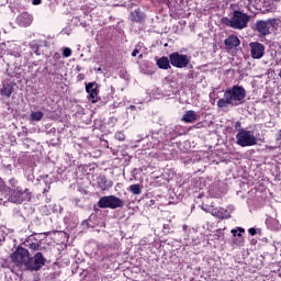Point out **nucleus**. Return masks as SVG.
<instances>
[{"instance_id": "obj_1", "label": "nucleus", "mask_w": 281, "mask_h": 281, "mask_svg": "<svg viewBox=\"0 0 281 281\" xmlns=\"http://www.w3.org/2000/svg\"><path fill=\"white\" fill-rule=\"evenodd\" d=\"M11 259L16 267H25L27 271H41L47 259L43 256V252H36L33 257H30V250L19 246L15 251L12 252Z\"/></svg>"}, {"instance_id": "obj_2", "label": "nucleus", "mask_w": 281, "mask_h": 281, "mask_svg": "<svg viewBox=\"0 0 281 281\" xmlns=\"http://www.w3.org/2000/svg\"><path fill=\"white\" fill-rule=\"evenodd\" d=\"M246 98L247 90H245V87L235 85L224 91V97L217 101V108L227 109V106H240V104H245Z\"/></svg>"}, {"instance_id": "obj_3", "label": "nucleus", "mask_w": 281, "mask_h": 281, "mask_svg": "<svg viewBox=\"0 0 281 281\" xmlns=\"http://www.w3.org/2000/svg\"><path fill=\"white\" fill-rule=\"evenodd\" d=\"M250 21L251 16H249V14L236 9H233L229 13V18H222L223 25L232 27L233 30H245Z\"/></svg>"}, {"instance_id": "obj_4", "label": "nucleus", "mask_w": 281, "mask_h": 281, "mask_svg": "<svg viewBox=\"0 0 281 281\" xmlns=\"http://www.w3.org/2000/svg\"><path fill=\"white\" fill-rule=\"evenodd\" d=\"M281 20L280 18H270L268 20H258L254 26V32H258L260 36H269L272 30H278L280 27Z\"/></svg>"}, {"instance_id": "obj_5", "label": "nucleus", "mask_w": 281, "mask_h": 281, "mask_svg": "<svg viewBox=\"0 0 281 281\" xmlns=\"http://www.w3.org/2000/svg\"><path fill=\"white\" fill-rule=\"evenodd\" d=\"M19 58H21V53L19 52V47H15V49L8 50V54L3 56V63L7 65V75L10 76V78H16V72L12 70V67L14 69L19 68Z\"/></svg>"}, {"instance_id": "obj_6", "label": "nucleus", "mask_w": 281, "mask_h": 281, "mask_svg": "<svg viewBox=\"0 0 281 281\" xmlns=\"http://www.w3.org/2000/svg\"><path fill=\"white\" fill-rule=\"evenodd\" d=\"M236 144L241 146V148H247V146H256L258 144V138L254 136V132L247 130H239L236 134Z\"/></svg>"}, {"instance_id": "obj_7", "label": "nucleus", "mask_w": 281, "mask_h": 281, "mask_svg": "<svg viewBox=\"0 0 281 281\" xmlns=\"http://www.w3.org/2000/svg\"><path fill=\"white\" fill-rule=\"evenodd\" d=\"M98 207L117 210V207H124V201L115 195H104L98 201Z\"/></svg>"}, {"instance_id": "obj_8", "label": "nucleus", "mask_w": 281, "mask_h": 281, "mask_svg": "<svg viewBox=\"0 0 281 281\" xmlns=\"http://www.w3.org/2000/svg\"><path fill=\"white\" fill-rule=\"evenodd\" d=\"M10 201L11 203H15L16 205H21V203H25V201H32V193L30 189H11L10 190Z\"/></svg>"}, {"instance_id": "obj_9", "label": "nucleus", "mask_w": 281, "mask_h": 281, "mask_svg": "<svg viewBox=\"0 0 281 281\" xmlns=\"http://www.w3.org/2000/svg\"><path fill=\"white\" fill-rule=\"evenodd\" d=\"M170 65L177 69H186L190 65V56L173 52L169 55Z\"/></svg>"}, {"instance_id": "obj_10", "label": "nucleus", "mask_w": 281, "mask_h": 281, "mask_svg": "<svg viewBox=\"0 0 281 281\" xmlns=\"http://www.w3.org/2000/svg\"><path fill=\"white\" fill-rule=\"evenodd\" d=\"M250 47V56L254 60H260L262 56H265V44L260 42H251L249 43Z\"/></svg>"}, {"instance_id": "obj_11", "label": "nucleus", "mask_w": 281, "mask_h": 281, "mask_svg": "<svg viewBox=\"0 0 281 281\" xmlns=\"http://www.w3.org/2000/svg\"><path fill=\"white\" fill-rule=\"evenodd\" d=\"M36 236H40L37 233H33L30 235L23 243L24 247H27L31 251H40L41 250V239Z\"/></svg>"}, {"instance_id": "obj_12", "label": "nucleus", "mask_w": 281, "mask_h": 281, "mask_svg": "<svg viewBox=\"0 0 281 281\" xmlns=\"http://www.w3.org/2000/svg\"><path fill=\"white\" fill-rule=\"evenodd\" d=\"M86 91L89 94L88 100L92 104H95L98 102V83L97 82H90L86 85Z\"/></svg>"}, {"instance_id": "obj_13", "label": "nucleus", "mask_w": 281, "mask_h": 281, "mask_svg": "<svg viewBox=\"0 0 281 281\" xmlns=\"http://www.w3.org/2000/svg\"><path fill=\"white\" fill-rule=\"evenodd\" d=\"M224 45L226 49H234L236 47H240V38L237 35L232 34L225 41Z\"/></svg>"}, {"instance_id": "obj_14", "label": "nucleus", "mask_w": 281, "mask_h": 281, "mask_svg": "<svg viewBox=\"0 0 281 281\" xmlns=\"http://www.w3.org/2000/svg\"><path fill=\"white\" fill-rule=\"evenodd\" d=\"M97 183L102 192L109 190L110 188H113V182L109 181L106 179V176H99L97 178Z\"/></svg>"}, {"instance_id": "obj_15", "label": "nucleus", "mask_w": 281, "mask_h": 281, "mask_svg": "<svg viewBox=\"0 0 281 281\" xmlns=\"http://www.w3.org/2000/svg\"><path fill=\"white\" fill-rule=\"evenodd\" d=\"M130 19L132 23H144V20L146 19V14L142 12V9H136L133 12H131Z\"/></svg>"}, {"instance_id": "obj_16", "label": "nucleus", "mask_w": 281, "mask_h": 281, "mask_svg": "<svg viewBox=\"0 0 281 281\" xmlns=\"http://www.w3.org/2000/svg\"><path fill=\"white\" fill-rule=\"evenodd\" d=\"M199 120V115L194 110L187 111L182 116V122H186L187 124H192Z\"/></svg>"}, {"instance_id": "obj_17", "label": "nucleus", "mask_w": 281, "mask_h": 281, "mask_svg": "<svg viewBox=\"0 0 281 281\" xmlns=\"http://www.w3.org/2000/svg\"><path fill=\"white\" fill-rule=\"evenodd\" d=\"M12 91H14V87L10 83H2V87L0 88V95H3L4 98H10L12 95Z\"/></svg>"}, {"instance_id": "obj_18", "label": "nucleus", "mask_w": 281, "mask_h": 281, "mask_svg": "<svg viewBox=\"0 0 281 281\" xmlns=\"http://www.w3.org/2000/svg\"><path fill=\"white\" fill-rule=\"evenodd\" d=\"M212 216H215V218H221L222 221L225 218H229L231 215H228L227 210H218V209H213L211 211Z\"/></svg>"}, {"instance_id": "obj_19", "label": "nucleus", "mask_w": 281, "mask_h": 281, "mask_svg": "<svg viewBox=\"0 0 281 281\" xmlns=\"http://www.w3.org/2000/svg\"><path fill=\"white\" fill-rule=\"evenodd\" d=\"M156 65L159 69H170V59L164 56L157 59Z\"/></svg>"}, {"instance_id": "obj_20", "label": "nucleus", "mask_w": 281, "mask_h": 281, "mask_svg": "<svg viewBox=\"0 0 281 281\" xmlns=\"http://www.w3.org/2000/svg\"><path fill=\"white\" fill-rule=\"evenodd\" d=\"M29 47H31L32 52L36 54V56H41V45H38L36 41L30 42Z\"/></svg>"}, {"instance_id": "obj_21", "label": "nucleus", "mask_w": 281, "mask_h": 281, "mask_svg": "<svg viewBox=\"0 0 281 281\" xmlns=\"http://www.w3.org/2000/svg\"><path fill=\"white\" fill-rule=\"evenodd\" d=\"M43 112H41V111H37V112H33V113H31V120L33 121V122H41V120H43Z\"/></svg>"}, {"instance_id": "obj_22", "label": "nucleus", "mask_w": 281, "mask_h": 281, "mask_svg": "<svg viewBox=\"0 0 281 281\" xmlns=\"http://www.w3.org/2000/svg\"><path fill=\"white\" fill-rule=\"evenodd\" d=\"M130 192H132V194H135V195L142 194V186L139 184L130 186Z\"/></svg>"}, {"instance_id": "obj_23", "label": "nucleus", "mask_w": 281, "mask_h": 281, "mask_svg": "<svg viewBox=\"0 0 281 281\" xmlns=\"http://www.w3.org/2000/svg\"><path fill=\"white\" fill-rule=\"evenodd\" d=\"M9 186H11V188H13V190H16V188H21V187H19V180L16 178H11L9 180Z\"/></svg>"}, {"instance_id": "obj_24", "label": "nucleus", "mask_w": 281, "mask_h": 281, "mask_svg": "<svg viewBox=\"0 0 281 281\" xmlns=\"http://www.w3.org/2000/svg\"><path fill=\"white\" fill-rule=\"evenodd\" d=\"M114 137L119 142H124V139H126V135L124 134V132H116Z\"/></svg>"}, {"instance_id": "obj_25", "label": "nucleus", "mask_w": 281, "mask_h": 281, "mask_svg": "<svg viewBox=\"0 0 281 281\" xmlns=\"http://www.w3.org/2000/svg\"><path fill=\"white\" fill-rule=\"evenodd\" d=\"M71 54H72L71 48L65 47V48L63 49V56H64V58H69V56H71Z\"/></svg>"}, {"instance_id": "obj_26", "label": "nucleus", "mask_w": 281, "mask_h": 281, "mask_svg": "<svg viewBox=\"0 0 281 281\" xmlns=\"http://www.w3.org/2000/svg\"><path fill=\"white\" fill-rule=\"evenodd\" d=\"M237 232H239L237 236L240 238V243H243L245 240V238H243V234H245V228L237 227Z\"/></svg>"}, {"instance_id": "obj_27", "label": "nucleus", "mask_w": 281, "mask_h": 281, "mask_svg": "<svg viewBox=\"0 0 281 281\" xmlns=\"http://www.w3.org/2000/svg\"><path fill=\"white\" fill-rule=\"evenodd\" d=\"M240 126H241L240 121L235 122V131H238V133L241 131Z\"/></svg>"}, {"instance_id": "obj_28", "label": "nucleus", "mask_w": 281, "mask_h": 281, "mask_svg": "<svg viewBox=\"0 0 281 281\" xmlns=\"http://www.w3.org/2000/svg\"><path fill=\"white\" fill-rule=\"evenodd\" d=\"M248 234H250V236H256V228L254 227L249 228Z\"/></svg>"}, {"instance_id": "obj_29", "label": "nucleus", "mask_w": 281, "mask_h": 281, "mask_svg": "<svg viewBox=\"0 0 281 281\" xmlns=\"http://www.w3.org/2000/svg\"><path fill=\"white\" fill-rule=\"evenodd\" d=\"M43 3V0H32L33 5H41Z\"/></svg>"}, {"instance_id": "obj_30", "label": "nucleus", "mask_w": 281, "mask_h": 281, "mask_svg": "<svg viewBox=\"0 0 281 281\" xmlns=\"http://www.w3.org/2000/svg\"><path fill=\"white\" fill-rule=\"evenodd\" d=\"M276 142H279L281 144V130L277 133Z\"/></svg>"}, {"instance_id": "obj_31", "label": "nucleus", "mask_w": 281, "mask_h": 281, "mask_svg": "<svg viewBox=\"0 0 281 281\" xmlns=\"http://www.w3.org/2000/svg\"><path fill=\"white\" fill-rule=\"evenodd\" d=\"M138 54H139V49L135 48V49L132 52L133 58H135V56H137Z\"/></svg>"}, {"instance_id": "obj_32", "label": "nucleus", "mask_w": 281, "mask_h": 281, "mask_svg": "<svg viewBox=\"0 0 281 281\" xmlns=\"http://www.w3.org/2000/svg\"><path fill=\"white\" fill-rule=\"evenodd\" d=\"M5 186V181H3V178L0 177V190Z\"/></svg>"}, {"instance_id": "obj_33", "label": "nucleus", "mask_w": 281, "mask_h": 281, "mask_svg": "<svg viewBox=\"0 0 281 281\" xmlns=\"http://www.w3.org/2000/svg\"><path fill=\"white\" fill-rule=\"evenodd\" d=\"M231 233L233 234L234 238L238 236V231L237 229H232Z\"/></svg>"}, {"instance_id": "obj_34", "label": "nucleus", "mask_w": 281, "mask_h": 281, "mask_svg": "<svg viewBox=\"0 0 281 281\" xmlns=\"http://www.w3.org/2000/svg\"><path fill=\"white\" fill-rule=\"evenodd\" d=\"M49 188H50V187H48L47 189H44V190H43V194H46V192H49Z\"/></svg>"}, {"instance_id": "obj_35", "label": "nucleus", "mask_w": 281, "mask_h": 281, "mask_svg": "<svg viewBox=\"0 0 281 281\" xmlns=\"http://www.w3.org/2000/svg\"><path fill=\"white\" fill-rule=\"evenodd\" d=\"M54 58H60V54L56 53V54L54 55Z\"/></svg>"}, {"instance_id": "obj_36", "label": "nucleus", "mask_w": 281, "mask_h": 281, "mask_svg": "<svg viewBox=\"0 0 281 281\" xmlns=\"http://www.w3.org/2000/svg\"><path fill=\"white\" fill-rule=\"evenodd\" d=\"M80 80H85V75H79Z\"/></svg>"}, {"instance_id": "obj_37", "label": "nucleus", "mask_w": 281, "mask_h": 281, "mask_svg": "<svg viewBox=\"0 0 281 281\" xmlns=\"http://www.w3.org/2000/svg\"><path fill=\"white\" fill-rule=\"evenodd\" d=\"M234 0H224V3H232Z\"/></svg>"}, {"instance_id": "obj_38", "label": "nucleus", "mask_w": 281, "mask_h": 281, "mask_svg": "<svg viewBox=\"0 0 281 281\" xmlns=\"http://www.w3.org/2000/svg\"><path fill=\"white\" fill-rule=\"evenodd\" d=\"M231 8H233V9L236 8V4H232Z\"/></svg>"}, {"instance_id": "obj_39", "label": "nucleus", "mask_w": 281, "mask_h": 281, "mask_svg": "<svg viewBox=\"0 0 281 281\" xmlns=\"http://www.w3.org/2000/svg\"><path fill=\"white\" fill-rule=\"evenodd\" d=\"M98 71H102V68H99Z\"/></svg>"}, {"instance_id": "obj_40", "label": "nucleus", "mask_w": 281, "mask_h": 281, "mask_svg": "<svg viewBox=\"0 0 281 281\" xmlns=\"http://www.w3.org/2000/svg\"><path fill=\"white\" fill-rule=\"evenodd\" d=\"M132 109H135V105H132Z\"/></svg>"}, {"instance_id": "obj_41", "label": "nucleus", "mask_w": 281, "mask_h": 281, "mask_svg": "<svg viewBox=\"0 0 281 281\" xmlns=\"http://www.w3.org/2000/svg\"><path fill=\"white\" fill-rule=\"evenodd\" d=\"M249 2H251V0H248Z\"/></svg>"}]
</instances>
